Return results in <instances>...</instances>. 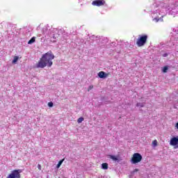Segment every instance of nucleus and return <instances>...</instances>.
I'll return each mask as SVG.
<instances>
[{"label":"nucleus","mask_w":178,"mask_h":178,"mask_svg":"<svg viewBox=\"0 0 178 178\" xmlns=\"http://www.w3.org/2000/svg\"><path fill=\"white\" fill-rule=\"evenodd\" d=\"M148 40V35H140L136 40V45L138 47H144L147 44Z\"/></svg>","instance_id":"nucleus-2"},{"label":"nucleus","mask_w":178,"mask_h":178,"mask_svg":"<svg viewBox=\"0 0 178 178\" xmlns=\"http://www.w3.org/2000/svg\"><path fill=\"white\" fill-rule=\"evenodd\" d=\"M22 172V170H14L6 178H20Z\"/></svg>","instance_id":"nucleus-4"},{"label":"nucleus","mask_w":178,"mask_h":178,"mask_svg":"<svg viewBox=\"0 0 178 178\" xmlns=\"http://www.w3.org/2000/svg\"><path fill=\"white\" fill-rule=\"evenodd\" d=\"M55 59V55L51 51L43 54L40 60L36 63V67L44 69V67H51L54 63L52 60Z\"/></svg>","instance_id":"nucleus-1"},{"label":"nucleus","mask_w":178,"mask_h":178,"mask_svg":"<svg viewBox=\"0 0 178 178\" xmlns=\"http://www.w3.org/2000/svg\"><path fill=\"white\" fill-rule=\"evenodd\" d=\"M48 106H49L50 108H52V106H54V103H52V102H49Z\"/></svg>","instance_id":"nucleus-16"},{"label":"nucleus","mask_w":178,"mask_h":178,"mask_svg":"<svg viewBox=\"0 0 178 178\" xmlns=\"http://www.w3.org/2000/svg\"><path fill=\"white\" fill-rule=\"evenodd\" d=\"M175 127H177V129H178V122H177Z\"/></svg>","instance_id":"nucleus-20"},{"label":"nucleus","mask_w":178,"mask_h":178,"mask_svg":"<svg viewBox=\"0 0 178 178\" xmlns=\"http://www.w3.org/2000/svg\"><path fill=\"white\" fill-rule=\"evenodd\" d=\"M136 172H138V170H136Z\"/></svg>","instance_id":"nucleus-21"},{"label":"nucleus","mask_w":178,"mask_h":178,"mask_svg":"<svg viewBox=\"0 0 178 178\" xmlns=\"http://www.w3.org/2000/svg\"><path fill=\"white\" fill-rule=\"evenodd\" d=\"M170 144L172 145V147L177 146L176 148H178V136L172 138Z\"/></svg>","instance_id":"nucleus-6"},{"label":"nucleus","mask_w":178,"mask_h":178,"mask_svg":"<svg viewBox=\"0 0 178 178\" xmlns=\"http://www.w3.org/2000/svg\"><path fill=\"white\" fill-rule=\"evenodd\" d=\"M94 88V86L92 85H90L88 88V91H90V90H92Z\"/></svg>","instance_id":"nucleus-17"},{"label":"nucleus","mask_w":178,"mask_h":178,"mask_svg":"<svg viewBox=\"0 0 178 178\" xmlns=\"http://www.w3.org/2000/svg\"><path fill=\"white\" fill-rule=\"evenodd\" d=\"M108 163H103L102 164V168L104 169V170H108Z\"/></svg>","instance_id":"nucleus-9"},{"label":"nucleus","mask_w":178,"mask_h":178,"mask_svg":"<svg viewBox=\"0 0 178 178\" xmlns=\"http://www.w3.org/2000/svg\"><path fill=\"white\" fill-rule=\"evenodd\" d=\"M33 42H35V37H33V38L28 42V44H33Z\"/></svg>","instance_id":"nucleus-12"},{"label":"nucleus","mask_w":178,"mask_h":178,"mask_svg":"<svg viewBox=\"0 0 178 178\" xmlns=\"http://www.w3.org/2000/svg\"><path fill=\"white\" fill-rule=\"evenodd\" d=\"M168 70H169V67L164 66L163 67L162 72H163V73H167Z\"/></svg>","instance_id":"nucleus-11"},{"label":"nucleus","mask_w":178,"mask_h":178,"mask_svg":"<svg viewBox=\"0 0 178 178\" xmlns=\"http://www.w3.org/2000/svg\"><path fill=\"white\" fill-rule=\"evenodd\" d=\"M136 106H140V108L144 107V105H143V104H141V103H138V104H136Z\"/></svg>","instance_id":"nucleus-18"},{"label":"nucleus","mask_w":178,"mask_h":178,"mask_svg":"<svg viewBox=\"0 0 178 178\" xmlns=\"http://www.w3.org/2000/svg\"><path fill=\"white\" fill-rule=\"evenodd\" d=\"M109 158L110 159H112V161H114V162H120L121 161L118 156L110 155Z\"/></svg>","instance_id":"nucleus-8"},{"label":"nucleus","mask_w":178,"mask_h":178,"mask_svg":"<svg viewBox=\"0 0 178 178\" xmlns=\"http://www.w3.org/2000/svg\"><path fill=\"white\" fill-rule=\"evenodd\" d=\"M140 161H143V156H141L140 153H135L133 154L131 159V163H138Z\"/></svg>","instance_id":"nucleus-3"},{"label":"nucleus","mask_w":178,"mask_h":178,"mask_svg":"<svg viewBox=\"0 0 178 178\" xmlns=\"http://www.w3.org/2000/svg\"><path fill=\"white\" fill-rule=\"evenodd\" d=\"M17 60H19V56H15L14 57V59L13 60V63H16V62H17Z\"/></svg>","instance_id":"nucleus-13"},{"label":"nucleus","mask_w":178,"mask_h":178,"mask_svg":"<svg viewBox=\"0 0 178 178\" xmlns=\"http://www.w3.org/2000/svg\"><path fill=\"white\" fill-rule=\"evenodd\" d=\"M63 161H65V159L60 160L58 163L57 164V169H59L60 168V165H62V163H63Z\"/></svg>","instance_id":"nucleus-10"},{"label":"nucleus","mask_w":178,"mask_h":178,"mask_svg":"<svg viewBox=\"0 0 178 178\" xmlns=\"http://www.w3.org/2000/svg\"><path fill=\"white\" fill-rule=\"evenodd\" d=\"M38 169L39 170H41V165L40 164L38 165Z\"/></svg>","instance_id":"nucleus-19"},{"label":"nucleus","mask_w":178,"mask_h":178,"mask_svg":"<svg viewBox=\"0 0 178 178\" xmlns=\"http://www.w3.org/2000/svg\"><path fill=\"white\" fill-rule=\"evenodd\" d=\"M105 3V0H95L92 2L93 6H104Z\"/></svg>","instance_id":"nucleus-5"},{"label":"nucleus","mask_w":178,"mask_h":178,"mask_svg":"<svg viewBox=\"0 0 178 178\" xmlns=\"http://www.w3.org/2000/svg\"><path fill=\"white\" fill-rule=\"evenodd\" d=\"M84 120V118L81 117L77 120L78 123H81Z\"/></svg>","instance_id":"nucleus-15"},{"label":"nucleus","mask_w":178,"mask_h":178,"mask_svg":"<svg viewBox=\"0 0 178 178\" xmlns=\"http://www.w3.org/2000/svg\"><path fill=\"white\" fill-rule=\"evenodd\" d=\"M110 74L111 73H105V72L104 71H101L98 73L99 79H106V77H108V76H109Z\"/></svg>","instance_id":"nucleus-7"},{"label":"nucleus","mask_w":178,"mask_h":178,"mask_svg":"<svg viewBox=\"0 0 178 178\" xmlns=\"http://www.w3.org/2000/svg\"><path fill=\"white\" fill-rule=\"evenodd\" d=\"M153 147H156L158 145V141L156 140H154L152 143Z\"/></svg>","instance_id":"nucleus-14"}]
</instances>
